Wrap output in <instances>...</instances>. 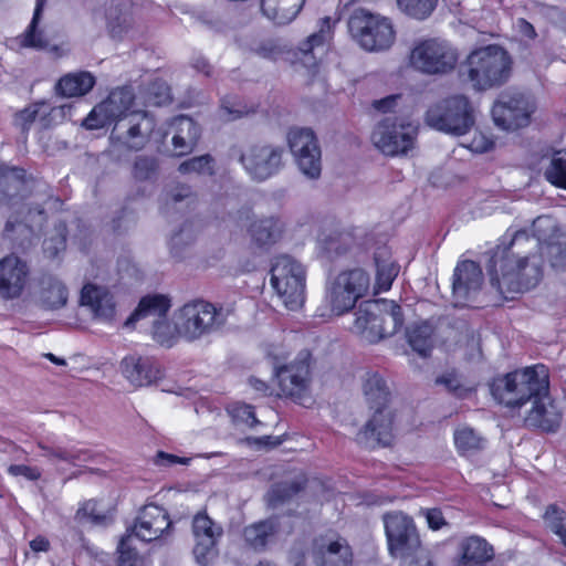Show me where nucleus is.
Returning <instances> with one entry per match:
<instances>
[{
    "instance_id": "obj_1",
    "label": "nucleus",
    "mask_w": 566,
    "mask_h": 566,
    "mask_svg": "<svg viewBox=\"0 0 566 566\" xmlns=\"http://www.w3.org/2000/svg\"><path fill=\"white\" fill-rule=\"evenodd\" d=\"M530 241L524 230L514 232L509 248L497 249L491 260L490 275L493 285L501 293L521 292L536 282L541 274V263L536 255L520 256L524 242Z\"/></svg>"
},
{
    "instance_id": "obj_2",
    "label": "nucleus",
    "mask_w": 566,
    "mask_h": 566,
    "mask_svg": "<svg viewBox=\"0 0 566 566\" xmlns=\"http://www.w3.org/2000/svg\"><path fill=\"white\" fill-rule=\"evenodd\" d=\"M513 61L502 46L491 44L473 50L461 66V75L476 91L503 85L511 76Z\"/></svg>"
},
{
    "instance_id": "obj_3",
    "label": "nucleus",
    "mask_w": 566,
    "mask_h": 566,
    "mask_svg": "<svg viewBox=\"0 0 566 566\" xmlns=\"http://www.w3.org/2000/svg\"><path fill=\"white\" fill-rule=\"evenodd\" d=\"M548 388V368L537 364L495 378L491 385V392L494 399L506 407L522 408Z\"/></svg>"
},
{
    "instance_id": "obj_4",
    "label": "nucleus",
    "mask_w": 566,
    "mask_h": 566,
    "mask_svg": "<svg viewBox=\"0 0 566 566\" xmlns=\"http://www.w3.org/2000/svg\"><path fill=\"white\" fill-rule=\"evenodd\" d=\"M348 31L360 49L375 53L388 51L397 36L391 18L365 9L356 10L350 15Z\"/></svg>"
},
{
    "instance_id": "obj_5",
    "label": "nucleus",
    "mask_w": 566,
    "mask_h": 566,
    "mask_svg": "<svg viewBox=\"0 0 566 566\" xmlns=\"http://www.w3.org/2000/svg\"><path fill=\"white\" fill-rule=\"evenodd\" d=\"M171 527L167 512L155 504H148L140 511L134 526L118 544V566H136L137 554L133 548V539L153 542L161 538Z\"/></svg>"
},
{
    "instance_id": "obj_6",
    "label": "nucleus",
    "mask_w": 566,
    "mask_h": 566,
    "mask_svg": "<svg viewBox=\"0 0 566 566\" xmlns=\"http://www.w3.org/2000/svg\"><path fill=\"white\" fill-rule=\"evenodd\" d=\"M271 285L287 310H300L305 302V266L290 255L277 256L271 269Z\"/></svg>"
},
{
    "instance_id": "obj_7",
    "label": "nucleus",
    "mask_w": 566,
    "mask_h": 566,
    "mask_svg": "<svg viewBox=\"0 0 566 566\" xmlns=\"http://www.w3.org/2000/svg\"><path fill=\"white\" fill-rule=\"evenodd\" d=\"M170 308V300L165 295H148L140 300L137 308L126 319L125 326H134L139 321H147L153 325V337L161 345L170 346L180 337L177 311L172 322L166 318Z\"/></svg>"
},
{
    "instance_id": "obj_8",
    "label": "nucleus",
    "mask_w": 566,
    "mask_h": 566,
    "mask_svg": "<svg viewBox=\"0 0 566 566\" xmlns=\"http://www.w3.org/2000/svg\"><path fill=\"white\" fill-rule=\"evenodd\" d=\"M180 337L196 340L220 331L227 321L223 310L203 300L186 303L177 310Z\"/></svg>"
},
{
    "instance_id": "obj_9",
    "label": "nucleus",
    "mask_w": 566,
    "mask_h": 566,
    "mask_svg": "<svg viewBox=\"0 0 566 566\" xmlns=\"http://www.w3.org/2000/svg\"><path fill=\"white\" fill-rule=\"evenodd\" d=\"M155 119L145 111L130 113L117 122L109 136V154L120 158L126 151H139L149 143Z\"/></svg>"
},
{
    "instance_id": "obj_10",
    "label": "nucleus",
    "mask_w": 566,
    "mask_h": 566,
    "mask_svg": "<svg viewBox=\"0 0 566 566\" xmlns=\"http://www.w3.org/2000/svg\"><path fill=\"white\" fill-rule=\"evenodd\" d=\"M332 39V22L329 18L325 17L319 20L318 30L301 41L294 51L287 52L286 59L295 71L312 78L319 73Z\"/></svg>"
},
{
    "instance_id": "obj_11",
    "label": "nucleus",
    "mask_w": 566,
    "mask_h": 566,
    "mask_svg": "<svg viewBox=\"0 0 566 566\" xmlns=\"http://www.w3.org/2000/svg\"><path fill=\"white\" fill-rule=\"evenodd\" d=\"M426 123L437 130L461 136L474 125L473 107L463 95L450 96L428 109Z\"/></svg>"
},
{
    "instance_id": "obj_12",
    "label": "nucleus",
    "mask_w": 566,
    "mask_h": 566,
    "mask_svg": "<svg viewBox=\"0 0 566 566\" xmlns=\"http://www.w3.org/2000/svg\"><path fill=\"white\" fill-rule=\"evenodd\" d=\"M369 275L361 269L342 272L331 284L326 302L329 314L321 313V316H340L353 310L359 298L369 289Z\"/></svg>"
},
{
    "instance_id": "obj_13",
    "label": "nucleus",
    "mask_w": 566,
    "mask_h": 566,
    "mask_svg": "<svg viewBox=\"0 0 566 566\" xmlns=\"http://www.w3.org/2000/svg\"><path fill=\"white\" fill-rule=\"evenodd\" d=\"M457 50L447 41L424 39L415 42L408 62L409 65L424 74H443L452 71L458 63Z\"/></svg>"
},
{
    "instance_id": "obj_14",
    "label": "nucleus",
    "mask_w": 566,
    "mask_h": 566,
    "mask_svg": "<svg viewBox=\"0 0 566 566\" xmlns=\"http://www.w3.org/2000/svg\"><path fill=\"white\" fill-rule=\"evenodd\" d=\"M418 126L402 118L387 117L375 127L371 142L387 156L406 155L415 147Z\"/></svg>"
},
{
    "instance_id": "obj_15",
    "label": "nucleus",
    "mask_w": 566,
    "mask_h": 566,
    "mask_svg": "<svg viewBox=\"0 0 566 566\" xmlns=\"http://www.w3.org/2000/svg\"><path fill=\"white\" fill-rule=\"evenodd\" d=\"M537 108L534 96L525 93L502 95L492 108L495 125L505 130L527 126Z\"/></svg>"
},
{
    "instance_id": "obj_16",
    "label": "nucleus",
    "mask_w": 566,
    "mask_h": 566,
    "mask_svg": "<svg viewBox=\"0 0 566 566\" xmlns=\"http://www.w3.org/2000/svg\"><path fill=\"white\" fill-rule=\"evenodd\" d=\"M388 548L392 556L406 557L424 551L411 517L402 512H392L384 516Z\"/></svg>"
},
{
    "instance_id": "obj_17",
    "label": "nucleus",
    "mask_w": 566,
    "mask_h": 566,
    "mask_svg": "<svg viewBox=\"0 0 566 566\" xmlns=\"http://www.w3.org/2000/svg\"><path fill=\"white\" fill-rule=\"evenodd\" d=\"M134 104V93L129 87H118L106 99L97 104L83 122L87 129H98L128 116Z\"/></svg>"
},
{
    "instance_id": "obj_18",
    "label": "nucleus",
    "mask_w": 566,
    "mask_h": 566,
    "mask_svg": "<svg viewBox=\"0 0 566 566\" xmlns=\"http://www.w3.org/2000/svg\"><path fill=\"white\" fill-rule=\"evenodd\" d=\"M223 534L221 525L217 524L206 513H198L192 520L193 557L200 566H211L218 556V542Z\"/></svg>"
},
{
    "instance_id": "obj_19",
    "label": "nucleus",
    "mask_w": 566,
    "mask_h": 566,
    "mask_svg": "<svg viewBox=\"0 0 566 566\" xmlns=\"http://www.w3.org/2000/svg\"><path fill=\"white\" fill-rule=\"evenodd\" d=\"M287 140L302 174L310 179H317L322 171L321 150L312 130L292 129Z\"/></svg>"
},
{
    "instance_id": "obj_20",
    "label": "nucleus",
    "mask_w": 566,
    "mask_h": 566,
    "mask_svg": "<svg viewBox=\"0 0 566 566\" xmlns=\"http://www.w3.org/2000/svg\"><path fill=\"white\" fill-rule=\"evenodd\" d=\"M78 305L98 323L112 324L116 319L115 296L106 285L94 282L85 283L80 290Z\"/></svg>"
},
{
    "instance_id": "obj_21",
    "label": "nucleus",
    "mask_w": 566,
    "mask_h": 566,
    "mask_svg": "<svg viewBox=\"0 0 566 566\" xmlns=\"http://www.w3.org/2000/svg\"><path fill=\"white\" fill-rule=\"evenodd\" d=\"M524 410V421L530 427L555 431L562 422V408L551 397L549 389L536 395Z\"/></svg>"
},
{
    "instance_id": "obj_22",
    "label": "nucleus",
    "mask_w": 566,
    "mask_h": 566,
    "mask_svg": "<svg viewBox=\"0 0 566 566\" xmlns=\"http://www.w3.org/2000/svg\"><path fill=\"white\" fill-rule=\"evenodd\" d=\"M282 149L273 146H252L241 155V163L254 179L264 180L279 170Z\"/></svg>"
},
{
    "instance_id": "obj_23",
    "label": "nucleus",
    "mask_w": 566,
    "mask_h": 566,
    "mask_svg": "<svg viewBox=\"0 0 566 566\" xmlns=\"http://www.w3.org/2000/svg\"><path fill=\"white\" fill-rule=\"evenodd\" d=\"M394 412L388 406L374 408V413L365 428L358 433L359 443L368 448L389 446L395 438Z\"/></svg>"
},
{
    "instance_id": "obj_24",
    "label": "nucleus",
    "mask_w": 566,
    "mask_h": 566,
    "mask_svg": "<svg viewBox=\"0 0 566 566\" xmlns=\"http://www.w3.org/2000/svg\"><path fill=\"white\" fill-rule=\"evenodd\" d=\"M28 263L14 254L0 260V297L4 300L18 298L29 280Z\"/></svg>"
},
{
    "instance_id": "obj_25",
    "label": "nucleus",
    "mask_w": 566,
    "mask_h": 566,
    "mask_svg": "<svg viewBox=\"0 0 566 566\" xmlns=\"http://www.w3.org/2000/svg\"><path fill=\"white\" fill-rule=\"evenodd\" d=\"M367 315L379 317L380 323L373 326L371 337L384 338L391 336L402 326L403 317L400 306L391 300L380 298L364 303Z\"/></svg>"
},
{
    "instance_id": "obj_26",
    "label": "nucleus",
    "mask_w": 566,
    "mask_h": 566,
    "mask_svg": "<svg viewBox=\"0 0 566 566\" xmlns=\"http://www.w3.org/2000/svg\"><path fill=\"white\" fill-rule=\"evenodd\" d=\"M239 222L247 229L252 240L261 247L275 244L286 230L285 221L277 216L255 219L249 211H245L240 214Z\"/></svg>"
},
{
    "instance_id": "obj_27",
    "label": "nucleus",
    "mask_w": 566,
    "mask_h": 566,
    "mask_svg": "<svg viewBox=\"0 0 566 566\" xmlns=\"http://www.w3.org/2000/svg\"><path fill=\"white\" fill-rule=\"evenodd\" d=\"M70 290L66 283L56 275L45 274L38 280L34 300L44 311H60L67 305Z\"/></svg>"
},
{
    "instance_id": "obj_28",
    "label": "nucleus",
    "mask_w": 566,
    "mask_h": 566,
    "mask_svg": "<svg viewBox=\"0 0 566 566\" xmlns=\"http://www.w3.org/2000/svg\"><path fill=\"white\" fill-rule=\"evenodd\" d=\"M169 135L171 136L174 154L176 156H182L193 149L199 138V128L191 118L178 116L168 124L167 130L159 134L156 142L164 144L165 138Z\"/></svg>"
},
{
    "instance_id": "obj_29",
    "label": "nucleus",
    "mask_w": 566,
    "mask_h": 566,
    "mask_svg": "<svg viewBox=\"0 0 566 566\" xmlns=\"http://www.w3.org/2000/svg\"><path fill=\"white\" fill-rule=\"evenodd\" d=\"M308 355L301 360L277 369L276 377L281 391L290 397L302 399L308 385Z\"/></svg>"
},
{
    "instance_id": "obj_30",
    "label": "nucleus",
    "mask_w": 566,
    "mask_h": 566,
    "mask_svg": "<svg viewBox=\"0 0 566 566\" xmlns=\"http://www.w3.org/2000/svg\"><path fill=\"white\" fill-rule=\"evenodd\" d=\"M119 371L134 387L148 386L160 377L154 363L137 354L126 355L119 363Z\"/></svg>"
},
{
    "instance_id": "obj_31",
    "label": "nucleus",
    "mask_w": 566,
    "mask_h": 566,
    "mask_svg": "<svg viewBox=\"0 0 566 566\" xmlns=\"http://www.w3.org/2000/svg\"><path fill=\"white\" fill-rule=\"evenodd\" d=\"M483 275L480 266L473 261L458 263L452 282L453 295L458 304H463L481 287Z\"/></svg>"
},
{
    "instance_id": "obj_32",
    "label": "nucleus",
    "mask_w": 566,
    "mask_h": 566,
    "mask_svg": "<svg viewBox=\"0 0 566 566\" xmlns=\"http://www.w3.org/2000/svg\"><path fill=\"white\" fill-rule=\"evenodd\" d=\"M314 562L315 566H352L353 553L346 539L331 537L317 545Z\"/></svg>"
},
{
    "instance_id": "obj_33",
    "label": "nucleus",
    "mask_w": 566,
    "mask_h": 566,
    "mask_svg": "<svg viewBox=\"0 0 566 566\" xmlns=\"http://www.w3.org/2000/svg\"><path fill=\"white\" fill-rule=\"evenodd\" d=\"M493 556L494 549L484 538L470 536L460 543L455 566L485 565Z\"/></svg>"
},
{
    "instance_id": "obj_34",
    "label": "nucleus",
    "mask_w": 566,
    "mask_h": 566,
    "mask_svg": "<svg viewBox=\"0 0 566 566\" xmlns=\"http://www.w3.org/2000/svg\"><path fill=\"white\" fill-rule=\"evenodd\" d=\"M305 0H261L264 17L276 24L292 22L302 10Z\"/></svg>"
},
{
    "instance_id": "obj_35",
    "label": "nucleus",
    "mask_w": 566,
    "mask_h": 566,
    "mask_svg": "<svg viewBox=\"0 0 566 566\" xmlns=\"http://www.w3.org/2000/svg\"><path fill=\"white\" fill-rule=\"evenodd\" d=\"M95 84V77L86 71L69 73L56 84L59 94L65 97H76L87 94Z\"/></svg>"
},
{
    "instance_id": "obj_36",
    "label": "nucleus",
    "mask_w": 566,
    "mask_h": 566,
    "mask_svg": "<svg viewBox=\"0 0 566 566\" xmlns=\"http://www.w3.org/2000/svg\"><path fill=\"white\" fill-rule=\"evenodd\" d=\"M53 108L44 102L34 103L19 112L14 117V124L22 132H28L32 124H38L41 128L50 125V115Z\"/></svg>"
},
{
    "instance_id": "obj_37",
    "label": "nucleus",
    "mask_w": 566,
    "mask_h": 566,
    "mask_svg": "<svg viewBox=\"0 0 566 566\" xmlns=\"http://www.w3.org/2000/svg\"><path fill=\"white\" fill-rule=\"evenodd\" d=\"M279 532V523L273 520H266L248 525L243 530V538L248 546L259 551L265 547L268 542Z\"/></svg>"
},
{
    "instance_id": "obj_38",
    "label": "nucleus",
    "mask_w": 566,
    "mask_h": 566,
    "mask_svg": "<svg viewBox=\"0 0 566 566\" xmlns=\"http://www.w3.org/2000/svg\"><path fill=\"white\" fill-rule=\"evenodd\" d=\"M375 293L386 292L391 287L394 280L398 275L399 266L386 252L378 253L375 256Z\"/></svg>"
},
{
    "instance_id": "obj_39",
    "label": "nucleus",
    "mask_w": 566,
    "mask_h": 566,
    "mask_svg": "<svg viewBox=\"0 0 566 566\" xmlns=\"http://www.w3.org/2000/svg\"><path fill=\"white\" fill-rule=\"evenodd\" d=\"M363 391L371 409L387 406L388 390L385 380L378 374L366 375Z\"/></svg>"
},
{
    "instance_id": "obj_40",
    "label": "nucleus",
    "mask_w": 566,
    "mask_h": 566,
    "mask_svg": "<svg viewBox=\"0 0 566 566\" xmlns=\"http://www.w3.org/2000/svg\"><path fill=\"white\" fill-rule=\"evenodd\" d=\"M408 343L420 356H427L432 348V329L427 323L415 325L407 331Z\"/></svg>"
},
{
    "instance_id": "obj_41",
    "label": "nucleus",
    "mask_w": 566,
    "mask_h": 566,
    "mask_svg": "<svg viewBox=\"0 0 566 566\" xmlns=\"http://www.w3.org/2000/svg\"><path fill=\"white\" fill-rule=\"evenodd\" d=\"M534 243L536 247H546L551 241L556 240V235L563 234L556 228L555 220L548 216L536 218L532 224Z\"/></svg>"
},
{
    "instance_id": "obj_42",
    "label": "nucleus",
    "mask_w": 566,
    "mask_h": 566,
    "mask_svg": "<svg viewBox=\"0 0 566 566\" xmlns=\"http://www.w3.org/2000/svg\"><path fill=\"white\" fill-rule=\"evenodd\" d=\"M398 9L410 18L423 20L437 7L438 0H396Z\"/></svg>"
},
{
    "instance_id": "obj_43",
    "label": "nucleus",
    "mask_w": 566,
    "mask_h": 566,
    "mask_svg": "<svg viewBox=\"0 0 566 566\" xmlns=\"http://www.w3.org/2000/svg\"><path fill=\"white\" fill-rule=\"evenodd\" d=\"M545 177L552 185L566 190V151H556L552 156Z\"/></svg>"
},
{
    "instance_id": "obj_44",
    "label": "nucleus",
    "mask_w": 566,
    "mask_h": 566,
    "mask_svg": "<svg viewBox=\"0 0 566 566\" xmlns=\"http://www.w3.org/2000/svg\"><path fill=\"white\" fill-rule=\"evenodd\" d=\"M541 251L546 254L554 269H566V233L556 235V240L542 247Z\"/></svg>"
},
{
    "instance_id": "obj_45",
    "label": "nucleus",
    "mask_w": 566,
    "mask_h": 566,
    "mask_svg": "<svg viewBox=\"0 0 566 566\" xmlns=\"http://www.w3.org/2000/svg\"><path fill=\"white\" fill-rule=\"evenodd\" d=\"M482 442V438L469 427L458 428L454 432V444L461 453L479 450Z\"/></svg>"
},
{
    "instance_id": "obj_46",
    "label": "nucleus",
    "mask_w": 566,
    "mask_h": 566,
    "mask_svg": "<svg viewBox=\"0 0 566 566\" xmlns=\"http://www.w3.org/2000/svg\"><path fill=\"white\" fill-rule=\"evenodd\" d=\"M544 520L549 530L556 534L566 546V513L555 505L547 507Z\"/></svg>"
},
{
    "instance_id": "obj_47",
    "label": "nucleus",
    "mask_w": 566,
    "mask_h": 566,
    "mask_svg": "<svg viewBox=\"0 0 566 566\" xmlns=\"http://www.w3.org/2000/svg\"><path fill=\"white\" fill-rule=\"evenodd\" d=\"M178 170L184 175H211L213 172V159L209 155L193 157L181 163Z\"/></svg>"
},
{
    "instance_id": "obj_48",
    "label": "nucleus",
    "mask_w": 566,
    "mask_h": 566,
    "mask_svg": "<svg viewBox=\"0 0 566 566\" xmlns=\"http://www.w3.org/2000/svg\"><path fill=\"white\" fill-rule=\"evenodd\" d=\"M364 312V303L360 304L358 311L356 312V318H355V322H354V331L358 334H360L366 340L370 342V343H375V342H378L380 338H373L371 337V332H373V326L375 324H379L380 323V319L379 317H374L371 315H367L366 313H363Z\"/></svg>"
},
{
    "instance_id": "obj_49",
    "label": "nucleus",
    "mask_w": 566,
    "mask_h": 566,
    "mask_svg": "<svg viewBox=\"0 0 566 566\" xmlns=\"http://www.w3.org/2000/svg\"><path fill=\"white\" fill-rule=\"evenodd\" d=\"M41 11L42 2L38 1L31 24L23 36L22 45L35 49H43L46 46V41L42 38L41 33H36V23Z\"/></svg>"
},
{
    "instance_id": "obj_50",
    "label": "nucleus",
    "mask_w": 566,
    "mask_h": 566,
    "mask_svg": "<svg viewBox=\"0 0 566 566\" xmlns=\"http://www.w3.org/2000/svg\"><path fill=\"white\" fill-rule=\"evenodd\" d=\"M75 517L80 522H92L97 524L104 521L105 514L99 507L98 502L90 500L78 507Z\"/></svg>"
},
{
    "instance_id": "obj_51",
    "label": "nucleus",
    "mask_w": 566,
    "mask_h": 566,
    "mask_svg": "<svg viewBox=\"0 0 566 566\" xmlns=\"http://www.w3.org/2000/svg\"><path fill=\"white\" fill-rule=\"evenodd\" d=\"M157 171V161L153 157L138 156L133 167V176L137 180H149Z\"/></svg>"
},
{
    "instance_id": "obj_52",
    "label": "nucleus",
    "mask_w": 566,
    "mask_h": 566,
    "mask_svg": "<svg viewBox=\"0 0 566 566\" xmlns=\"http://www.w3.org/2000/svg\"><path fill=\"white\" fill-rule=\"evenodd\" d=\"M255 53L264 59L277 60L284 53V46L277 40H264L254 48Z\"/></svg>"
},
{
    "instance_id": "obj_53",
    "label": "nucleus",
    "mask_w": 566,
    "mask_h": 566,
    "mask_svg": "<svg viewBox=\"0 0 566 566\" xmlns=\"http://www.w3.org/2000/svg\"><path fill=\"white\" fill-rule=\"evenodd\" d=\"M170 101V90L163 81L155 82L148 90V105L160 106Z\"/></svg>"
},
{
    "instance_id": "obj_54",
    "label": "nucleus",
    "mask_w": 566,
    "mask_h": 566,
    "mask_svg": "<svg viewBox=\"0 0 566 566\" xmlns=\"http://www.w3.org/2000/svg\"><path fill=\"white\" fill-rule=\"evenodd\" d=\"M229 413L232 417L233 421L239 423H244L249 427H254L258 423V420L254 416L253 409L251 406L237 403L233 405L229 409Z\"/></svg>"
},
{
    "instance_id": "obj_55",
    "label": "nucleus",
    "mask_w": 566,
    "mask_h": 566,
    "mask_svg": "<svg viewBox=\"0 0 566 566\" xmlns=\"http://www.w3.org/2000/svg\"><path fill=\"white\" fill-rule=\"evenodd\" d=\"M46 455L53 461L57 470L62 473H65L69 469V465L74 463L76 460L75 454L62 449L50 450Z\"/></svg>"
},
{
    "instance_id": "obj_56",
    "label": "nucleus",
    "mask_w": 566,
    "mask_h": 566,
    "mask_svg": "<svg viewBox=\"0 0 566 566\" xmlns=\"http://www.w3.org/2000/svg\"><path fill=\"white\" fill-rule=\"evenodd\" d=\"M421 514L424 516L428 527L432 531H439L449 525L441 510L439 509H423Z\"/></svg>"
},
{
    "instance_id": "obj_57",
    "label": "nucleus",
    "mask_w": 566,
    "mask_h": 566,
    "mask_svg": "<svg viewBox=\"0 0 566 566\" xmlns=\"http://www.w3.org/2000/svg\"><path fill=\"white\" fill-rule=\"evenodd\" d=\"M8 473L12 476H22L27 480L34 481L41 475L36 468L28 467L24 464H14L8 468Z\"/></svg>"
},
{
    "instance_id": "obj_58",
    "label": "nucleus",
    "mask_w": 566,
    "mask_h": 566,
    "mask_svg": "<svg viewBox=\"0 0 566 566\" xmlns=\"http://www.w3.org/2000/svg\"><path fill=\"white\" fill-rule=\"evenodd\" d=\"M493 147V140L485 134L475 133L468 148L474 153H485Z\"/></svg>"
},
{
    "instance_id": "obj_59",
    "label": "nucleus",
    "mask_w": 566,
    "mask_h": 566,
    "mask_svg": "<svg viewBox=\"0 0 566 566\" xmlns=\"http://www.w3.org/2000/svg\"><path fill=\"white\" fill-rule=\"evenodd\" d=\"M402 558L400 566H436L427 551H418L415 555Z\"/></svg>"
},
{
    "instance_id": "obj_60",
    "label": "nucleus",
    "mask_w": 566,
    "mask_h": 566,
    "mask_svg": "<svg viewBox=\"0 0 566 566\" xmlns=\"http://www.w3.org/2000/svg\"><path fill=\"white\" fill-rule=\"evenodd\" d=\"M191 458L178 457L166 452H158L156 457V463L158 465L170 467L175 464L188 465Z\"/></svg>"
},
{
    "instance_id": "obj_61",
    "label": "nucleus",
    "mask_w": 566,
    "mask_h": 566,
    "mask_svg": "<svg viewBox=\"0 0 566 566\" xmlns=\"http://www.w3.org/2000/svg\"><path fill=\"white\" fill-rule=\"evenodd\" d=\"M65 248V239L63 235H57L44 241V252L50 256H56L60 251Z\"/></svg>"
},
{
    "instance_id": "obj_62",
    "label": "nucleus",
    "mask_w": 566,
    "mask_h": 566,
    "mask_svg": "<svg viewBox=\"0 0 566 566\" xmlns=\"http://www.w3.org/2000/svg\"><path fill=\"white\" fill-rule=\"evenodd\" d=\"M514 29L524 40H534L537 35L534 27L522 18L515 21Z\"/></svg>"
},
{
    "instance_id": "obj_63",
    "label": "nucleus",
    "mask_w": 566,
    "mask_h": 566,
    "mask_svg": "<svg viewBox=\"0 0 566 566\" xmlns=\"http://www.w3.org/2000/svg\"><path fill=\"white\" fill-rule=\"evenodd\" d=\"M400 96L399 95H390V96H387L385 98H381V99H377L373 103V106L380 111V112H390V111H394L396 108V106L398 105V101H399Z\"/></svg>"
},
{
    "instance_id": "obj_64",
    "label": "nucleus",
    "mask_w": 566,
    "mask_h": 566,
    "mask_svg": "<svg viewBox=\"0 0 566 566\" xmlns=\"http://www.w3.org/2000/svg\"><path fill=\"white\" fill-rule=\"evenodd\" d=\"M3 182L10 188H17L20 184H24L22 180V170L17 168L9 169L3 175Z\"/></svg>"
}]
</instances>
